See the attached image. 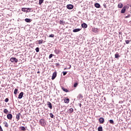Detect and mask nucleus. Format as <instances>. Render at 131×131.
<instances>
[{
  "instance_id": "ea45409f",
  "label": "nucleus",
  "mask_w": 131,
  "mask_h": 131,
  "mask_svg": "<svg viewBox=\"0 0 131 131\" xmlns=\"http://www.w3.org/2000/svg\"><path fill=\"white\" fill-rule=\"evenodd\" d=\"M130 15H128L125 16V18L126 19L127 18H130Z\"/></svg>"
},
{
  "instance_id": "f257e3e1",
  "label": "nucleus",
  "mask_w": 131,
  "mask_h": 131,
  "mask_svg": "<svg viewBox=\"0 0 131 131\" xmlns=\"http://www.w3.org/2000/svg\"><path fill=\"white\" fill-rule=\"evenodd\" d=\"M39 122L41 126H46L47 125V121H45L43 119H40Z\"/></svg>"
},
{
  "instance_id": "f704fd0d",
  "label": "nucleus",
  "mask_w": 131,
  "mask_h": 131,
  "mask_svg": "<svg viewBox=\"0 0 131 131\" xmlns=\"http://www.w3.org/2000/svg\"><path fill=\"white\" fill-rule=\"evenodd\" d=\"M50 116L51 118H54V115H53V114L50 113Z\"/></svg>"
},
{
  "instance_id": "412c9836",
  "label": "nucleus",
  "mask_w": 131,
  "mask_h": 131,
  "mask_svg": "<svg viewBox=\"0 0 131 131\" xmlns=\"http://www.w3.org/2000/svg\"><path fill=\"white\" fill-rule=\"evenodd\" d=\"M20 130H26V128L24 126H21L19 127Z\"/></svg>"
},
{
  "instance_id": "aec40b11",
  "label": "nucleus",
  "mask_w": 131,
  "mask_h": 131,
  "mask_svg": "<svg viewBox=\"0 0 131 131\" xmlns=\"http://www.w3.org/2000/svg\"><path fill=\"white\" fill-rule=\"evenodd\" d=\"M26 8H21V11L23 12H26V13H27L28 12V11H27V10L26 9Z\"/></svg>"
},
{
  "instance_id": "b1692460",
  "label": "nucleus",
  "mask_w": 131,
  "mask_h": 131,
  "mask_svg": "<svg viewBox=\"0 0 131 131\" xmlns=\"http://www.w3.org/2000/svg\"><path fill=\"white\" fill-rule=\"evenodd\" d=\"M38 45H41V43H42L43 42V40L42 39L38 40Z\"/></svg>"
},
{
  "instance_id": "f03ea898",
  "label": "nucleus",
  "mask_w": 131,
  "mask_h": 131,
  "mask_svg": "<svg viewBox=\"0 0 131 131\" xmlns=\"http://www.w3.org/2000/svg\"><path fill=\"white\" fill-rule=\"evenodd\" d=\"M129 7L128 6H124L122 9L121 10V14H124L125 13V10L126 9H128Z\"/></svg>"
},
{
  "instance_id": "39448f33",
  "label": "nucleus",
  "mask_w": 131,
  "mask_h": 131,
  "mask_svg": "<svg viewBox=\"0 0 131 131\" xmlns=\"http://www.w3.org/2000/svg\"><path fill=\"white\" fill-rule=\"evenodd\" d=\"M56 77H57V72H54L53 73L52 76V80H54V79H55V78H56Z\"/></svg>"
},
{
  "instance_id": "473e14b6",
  "label": "nucleus",
  "mask_w": 131,
  "mask_h": 131,
  "mask_svg": "<svg viewBox=\"0 0 131 131\" xmlns=\"http://www.w3.org/2000/svg\"><path fill=\"white\" fill-rule=\"evenodd\" d=\"M78 85V83H75L74 84V88H76Z\"/></svg>"
},
{
  "instance_id": "bb28decb",
  "label": "nucleus",
  "mask_w": 131,
  "mask_h": 131,
  "mask_svg": "<svg viewBox=\"0 0 131 131\" xmlns=\"http://www.w3.org/2000/svg\"><path fill=\"white\" fill-rule=\"evenodd\" d=\"M119 57V54H118V53H117L115 55V58H118Z\"/></svg>"
},
{
  "instance_id": "6ab92c4d",
  "label": "nucleus",
  "mask_w": 131,
  "mask_h": 131,
  "mask_svg": "<svg viewBox=\"0 0 131 131\" xmlns=\"http://www.w3.org/2000/svg\"><path fill=\"white\" fill-rule=\"evenodd\" d=\"M81 30V29H75L73 30V32H78V31H80Z\"/></svg>"
},
{
  "instance_id": "09e8293b",
  "label": "nucleus",
  "mask_w": 131,
  "mask_h": 131,
  "mask_svg": "<svg viewBox=\"0 0 131 131\" xmlns=\"http://www.w3.org/2000/svg\"><path fill=\"white\" fill-rule=\"evenodd\" d=\"M80 107H81V104H80Z\"/></svg>"
},
{
  "instance_id": "a19ab883",
  "label": "nucleus",
  "mask_w": 131,
  "mask_h": 131,
  "mask_svg": "<svg viewBox=\"0 0 131 131\" xmlns=\"http://www.w3.org/2000/svg\"><path fill=\"white\" fill-rule=\"evenodd\" d=\"M0 131H4V130H3V128H2V126L0 125Z\"/></svg>"
},
{
  "instance_id": "4468645a",
  "label": "nucleus",
  "mask_w": 131,
  "mask_h": 131,
  "mask_svg": "<svg viewBox=\"0 0 131 131\" xmlns=\"http://www.w3.org/2000/svg\"><path fill=\"white\" fill-rule=\"evenodd\" d=\"M61 90H62L63 92H65V93H68L69 92L68 90L65 89L63 86L61 87Z\"/></svg>"
},
{
  "instance_id": "6e6552de",
  "label": "nucleus",
  "mask_w": 131,
  "mask_h": 131,
  "mask_svg": "<svg viewBox=\"0 0 131 131\" xmlns=\"http://www.w3.org/2000/svg\"><path fill=\"white\" fill-rule=\"evenodd\" d=\"M92 31L93 32H94L95 33H97V32H99V29L98 28H92Z\"/></svg>"
},
{
  "instance_id": "58836bf2",
  "label": "nucleus",
  "mask_w": 131,
  "mask_h": 131,
  "mask_svg": "<svg viewBox=\"0 0 131 131\" xmlns=\"http://www.w3.org/2000/svg\"><path fill=\"white\" fill-rule=\"evenodd\" d=\"M54 36H55V35L51 34L49 36V37H54Z\"/></svg>"
},
{
  "instance_id": "8fccbe9b",
  "label": "nucleus",
  "mask_w": 131,
  "mask_h": 131,
  "mask_svg": "<svg viewBox=\"0 0 131 131\" xmlns=\"http://www.w3.org/2000/svg\"><path fill=\"white\" fill-rule=\"evenodd\" d=\"M66 69H67L66 68H64V70H66Z\"/></svg>"
},
{
  "instance_id": "de8ad7c7",
  "label": "nucleus",
  "mask_w": 131,
  "mask_h": 131,
  "mask_svg": "<svg viewBox=\"0 0 131 131\" xmlns=\"http://www.w3.org/2000/svg\"><path fill=\"white\" fill-rule=\"evenodd\" d=\"M130 24H131V20L129 21V23Z\"/></svg>"
},
{
  "instance_id": "e433bc0d",
  "label": "nucleus",
  "mask_w": 131,
  "mask_h": 131,
  "mask_svg": "<svg viewBox=\"0 0 131 131\" xmlns=\"http://www.w3.org/2000/svg\"><path fill=\"white\" fill-rule=\"evenodd\" d=\"M27 11H29V12H30L31 11V8H26Z\"/></svg>"
},
{
  "instance_id": "4be33fe9",
  "label": "nucleus",
  "mask_w": 131,
  "mask_h": 131,
  "mask_svg": "<svg viewBox=\"0 0 131 131\" xmlns=\"http://www.w3.org/2000/svg\"><path fill=\"white\" fill-rule=\"evenodd\" d=\"M98 131H103V127H102V126L98 127Z\"/></svg>"
},
{
  "instance_id": "0eeeda50",
  "label": "nucleus",
  "mask_w": 131,
  "mask_h": 131,
  "mask_svg": "<svg viewBox=\"0 0 131 131\" xmlns=\"http://www.w3.org/2000/svg\"><path fill=\"white\" fill-rule=\"evenodd\" d=\"M67 8L69 10H72V9H73V5L71 4L68 5Z\"/></svg>"
},
{
  "instance_id": "37998d69",
  "label": "nucleus",
  "mask_w": 131,
  "mask_h": 131,
  "mask_svg": "<svg viewBox=\"0 0 131 131\" xmlns=\"http://www.w3.org/2000/svg\"><path fill=\"white\" fill-rule=\"evenodd\" d=\"M54 52H55V53H56V54H59V52H58V51H57V50H55Z\"/></svg>"
},
{
  "instance_id": "a18cd8bd",
  "label": "nucleus",
  "mask_w": 131,
  "mask_h": 131,
  "mask_svg": "<svg viewBox=\"0 0 131 131\" xmlns=\"http://www.w3.org/2000/svg\"><path fill=\"white\" fill-rule=\"evenodd\" d=\"M70 68H71V65L70 66V68H69V69H70Z\"/></svg>"
},
{
  "instance_id": "4c0bfd02",
  "label": "nucleus",
  "mask_w": 131,
  "mask_h": 131,
  "mask_svg": "<svg viewBox=\"0 0 131 131\" xmlns=\"http://www.w3.org/2000/svg\"><path fill=\"white\" fill-rule=\"evenodd\" d=\"M62 73H63V76H65V75L67 74V72H63Z\"/></svg>"
},
{
  "instance_id": "dca6fc26",
  "label": "nucleus",
  "mask_w": 131,
  "mask_h": 131,
  "mask_svg": "<svg viewBox=\"0 0 131 131\" xmlns=\"http://www.w3.org/2000/svg\"><path fill=\"white\" fill-rule=\"evenodd\" d=\"M94 6L96 8H97L98 9H99V8H101V5H100L99 3H95Z\"/></svg>"
},
{
  "instance_id": "c756f323",
  "label": "nucleus",
  "mask_w": 131,
  "mask_h": 131,
  "mask_svg": "<svg viewBox=\"0 0 131 131\" xmlns=\"http://www.w3.org/2000/svg\"><path fill=\"white\" fill-rule=\"evenodd\" d=\"M44 0H39V5H41L43 3Z\"/></svg>"
},
{
  "instance_id": "1a4fd4ad",
  "label": "nucleus",
  "mask_w": 131,
  "mask_h": 131,
  "mask_svg": "<svg viewBox=\"0 0 131 131\" xmlns=\"http://www.w3.org/2000/svg\"><path fill=\"white\" fill-rule=\"evenodd\" d=\"M47 105L50 109H53V106H52V103H51V102L48 101L47 102Z\"/></svg>"
},
{
  "instance_id": "79ce46f5",
  "label": "nucleus",
  "mask_w": 131,
  "mask_h": 131,
  "mask_svg": "<svg viewBox=\"0 0 131 131\" xmlns=\"http://www.w3.org/2000/svg\"><path fill=\"white\" fill-rule=\"evenodd\" d=\"M103 7H104V8L106 9V8H107V7L106 6V4H103Z\"/></svg>"
},
{
  "instance_id": "c85d7f7f",
  "label": "nucleus",
  "mask_w": 131,
  "mask_h": 131,
  "mask_svg": "<svg viewBox=\"0 0 131 131\" xmlns=\"http://www.w3.org/2000/svg\"><path fill=\"white\" fill-rule=\"evenodd\" d=\"M110 123L111 124H114V121H113V120H110Z\"/></svg>"
},
{
  "instance_id": "c9c22d12",
  "label": "nucleus",
  "mask_w": 131,
  "mask_h": 131,
  "mask_svg": "<svg viewBox=\"0 0 131 131\" xmlns=\"http://www.w3.org/2000/svg\"><path fill=\"white\" fill-rule=\"evenodd\" d=\"M5 102L6 103H8V102H9V98H6L5 100Z\"/></svg>"
},
{
  "instance_id": "393cba45",
  "label": "nucleus",
  "mask_w": 131,
  "mask_h": 131,
  "mask_svg": "<svg viewBox=\"0 0 131 131\" xmlns=\"http://www.w3.org/2000/svg\"><path fill=\"white\" fill-rule=\"evenodd\" d=\"M14 95H16V94H18V89H15L14 92Z\"/></svg>"
},
{
  "instance_id": "9d476101",
  "label": "nucleus",
  "mask_w": 131,
  "mask_h": 131,
  "mask_svg": "<svg viewBox=\"0 0 131 131\" xmlns=\"http://www.w3.org/2000/svg\"><path fill=\"white\" fill-rule=\"evenodd\" d=\"M24 95V93L21 92V93L19 94L18 98L19 99H22V98H23Z\"/></svg>"
},
{
  "instance_id": "a878e982",
  "label": "nucleus",
  "mask_w": 131,
  "mask_h": 131,
  "mask_svg": "<svg viewBox=\"0 0 131 131\" xmlns=\"http://www.w3.org/2000/svg\"><path fill=\"white\" fill-rule=\"evenodd\" d=\"M131 40H125V42L126 43V45H128V43H129V42H130Z\"/></svg>"
},
{
  "instance_id": "423d86ee",
  "label": "nucleus",
  "mask_w": 131,
  "mask_h": 131,
  "mask_svg": "<svg viewBox=\"0 0 131 131\" xmlns=\"http://www.w3.org/2000/svg\"><path fill=\"white\" fill-rule=\"evenodd\" d=\"M7 117L9 120H12V119L13 118V115L11 114H8L7 115Z\"/></svg>"
},
{
  "instance_id": "5701e85b",
  "label": "nucleus",
  "mask_w": 131,
  "mask_h": 131,
  "mask_svg": "<svg viewBox=\"0 0 131 131\" xmlns=\"http://www.w3.org/2000/svg\"><path fill=\"white\" fill-rule=\"evenodd\" d=\"M4 113H5V114H8L9 113V111H8L6 108H5L3 111Z\"/></svg>"
},
{
  "instance_id": "20e7f679",
  "label": "nucleus",
  "mask_w": 131,
  "mask_h": 131,
  "mask_svg": "<svg viewBox=\"0 0 131 131\" xmlns=\"http://www.w3.org/2000/svg\"><path fill=\"white\" fill-rule=\"evenodd\" d=\"M99 121L100 124H102L104 123V122H105V120L104 119V118L101 117L99 118Z\"/></svg>"
},
{
  "instance_id": "9b49d317",
  "label": "nucleus",
  "mask_w": 131,
  "mask_h": 131,
  "mask_svg": "<svg viewBox=\"0 0 131 131\" xmlns=\"http://www.w3.org/2000/svg\"><path fill=\"white\" fill-rule=\"evenodd\" d=\"M20 116H21V114L20 113H18L16 115V119H17V121H19V120L20 119Z\"/></svg>"
},
{
  "instance_id": "f3484780",
  "label": "nucleus",
  "mask_w": 131,
  "mask_h": 131,
  "mask_svg": "<svg viewBox=\"0 0 131 131\" xmlns=\"http://www.w3.org/2000/svg\"><path fill=\"white\" fill-rule=\"evenodd\" d=\"M123 7V5L122 3H120L118 5V8L119 9H121Z\"/></svg>"
},
{
  "instance_id": "2f4dec72",
  "label": "nucleus",
  "mask_w": 131,
  "mask_h": 131,
  "mask_svg": "<svg viewBox=\"0 0 131 131\" xmlns=\"http://www.w3.org/2000/svg\"><path fill=\"white\" fill-rule=\"evenodd\" d=\"M35 51H36V53H38V52H39V48H38V47H37L35 49Z\"/></svg>"
},
{
  "instance_id": "a211bd4d",
  "label": "nucleus",
  "mask_w": 131,
  "mask_h": 131,
  "mask_svg": "<svg viewBox=\"0 0 131 131\" xmlns=\"http://www.w3.org/2000/svg\"><path fill=\"white\" fill-rule=\"evenodd\" d=\"M3 124L5 125V127H9V124L7 121L3 122Z\"/></svg>"
},
{
  "instance_id": "cd10ccee",
  "label": "nucleus",
  "mask_w": 131,
  "mask_h": 131,
  "mask_svg": "<svg viewBox=\"0 0 131 131\" xmlns=\"http://www.w3.org/2000/svg\"><path fill=\"white\" fill-rule=\"evenodd\" d=\"M59 24H65V21L64 20H60Z\"/></svg>"
},
{
  "instance_id": "f8f14e48",
  "label": "nucleus",
  "mask_w": 131,
  "mask_h": 131,
  "mask_svg": "<svg viewBox=\"0 0 131 131\" xmlns=\"http://www.w3.org/2000/svg\"><path fill=\"white\" fill-rule=\"evenodd\" d=\"M81 27H82V28L85 29L88 28V25H86V24L85 23H83L81 25Z\"/></svg>"
},
{
  "instance_id": "72a5a7b5",
  "label": "nucleus",
  "mask_w": 131,
  "mask_h": 131,
  "mask_svg": "<svg viewBox=\"0 0 131 131\" xmlns=\"http://www.w3.org/2000/svg\"><path fill=\"white\" fill-rule=\"evenodd\" d=\"M53 56H54V55H53V54H51L49 56V59H51L52 58V57H53Z\"/></svg>"
},
{
  "instance_id": "c03bdc74",
  "label": "nucleus",
  "mask_w": 131,
  "mask_h": 131,
  "mask_svg": "<svg viewBox=\"0 0 131 131\" xmlns=\"http://www.w3.org/2000/svg\"><path fill=\"white\" fill-rule=\"evenodd\" d=\"M59 65H60V64H59V63H56V66H59Z\"/></svg>"
},
{
  "instance_id": "7c9ffc66",
  "label": "nucleus",
  "mask_w": 131,
  "mask_h": 131,
  "mask_svg": "<svg viewBox=\"0 0 131 131\" xmlns=\"http://www.w3.org/2000/svg\"><path fill=\"white\" fill-rule=\"evenodd\" d=\"M69 112L70 114L72 113L73 112V108H71L70 110H69Z\"/></svg>"
},
{
  "instance_id": "ddd939ff",
  "label": "nucleus",
  "mask_w": 131,
  "mask_h": 131,
  "mask_svg": "<svg viewBox=\"0 0 131 131\" xmlns=\"http://www.w3.org/2000/svg\"><path fill=\"white\" fill-rule=\"evenodd\" d=\"M25 21L26 22H27V23H30V22H31V21H32V20L31 19H29V18H26L25 19Z\"/></svg>"
},
{
  "instance_id": "2eb2a0df",
  "label": "nucleus",
  "mask_w": 131,
  "mask_h": 131,
  "mask_svg": "<svg viewBox=\"0 0 131 131\" xmlns=\"http://www.w3.org/2000/svg\"><path fill=\"white\" fill-rule=\"evenodd\" d=\"M63 101H64V103H66V104H68V103H69L70 100L69 99V98H67V99H63Z\"/></svg>"
},
{
  "instance_id": "49530a36",
  "label": "nucleus",
  "mask_w": 131,
  "mask_h": 131,
  "mask_svg": "<svg viewBox=\"0 0 131 131\" xmlns=\"http://www.w3.org/2000/svg\"><path fill=\"white\" fill-rule=\"evenodd\" d=\"M37 73H40V72H39V71H38V72H37Z\"/></svg>"
},
{
  "instance_id": "7ed1b4c3",
  "label": "nucleus",
  "mask_w": 131,
  "mask_h": 131,
  "mask_svg": "<svg viewBox=\"0 0 131 131\" xmlns=\"http://www.w3.org/2000/svg\"><path fill=\"white\" fill-rule=\"evenodd\" d=\"M10 61L12 62V63H13V62H15V63L18 62V59L15 58V57H11L10 58Z\"/></svg>"
}]
</instances>
